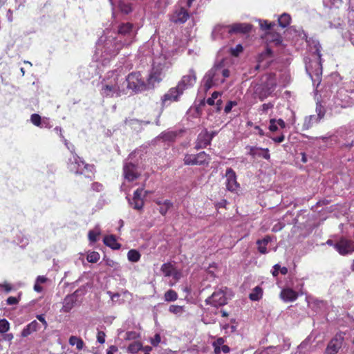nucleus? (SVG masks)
<instances>
[{
  "mask_svg": "<svg viewBox=\"0 0 354 354\" xmlns=\"http://www.w3.org/2000/svg\"><path fill=\"white\" fill-rule=\"evenodd\" d=\"M39 328V323L36 320H33L27 326H26V327L22 330L21 333V336L22 337H26L28 335H31L32 333L37 331Z\"/></svg>",
  "mask_w": 354,
  "mask_h": 354,
  "instance_id": "a878e982",
  "label": "nucleus"
},
{
  "mask_svg": "<svg viewBox=\"0 0 354 354\" xmlns=\"http://www.w3.org/2000/svg\"><path fill=\"white\" fill-rule=\"evenodd\" d=\"M149 123H150V122H149V121L139 120L136 118H126L124 120V124L126 125H129L132 127H133L136 124L141 125L142 124H147Z\"/></svg>",
  "mask_w": 354,
  "mask_h": 354,
  "instance_id": "ea45409f",
  "label": "nucleus"
},
{
  "mask_svg": "<svg viewBox=\"0 0 354 354\" xmlns=\"http://www.w3.org/2000/svg\"><path fill=\"white\" fill-rule=\"evenodd\" d=\"M246 149H249L248 154L253 158L262 157L266 160H269L270 155L268 148H261L257 147L247 146Z\"/></svg>",
  "mask_w": 354,
  "mask_h": 354,
  "instance_id": "5701e85b",
  "label": "nucleus"
},
{
  "mask_svg": "<svg viewBox=\"0 0 354 354\" xmlns=\"http://www.w3.org/2000/svg\"><path fill=\"white\" fill-rule=\"evenodd\" d=\"M68 342L70 345L75 346L78 351L82 350L84 346L83 340L77 336L70 337Z\"/></svg>",
  "mask_w": 354,
  "mask_h": 354,
  "instance_id": "2f4dec72",
  "label": "nucleus"
},
{
  "mask_svg": "<svg viewBox=\"0 0 354 354\" xmlns=\"http://www.w3.org/2000/svg\"><path fill=\"white\" fill-rule=\"evenodd\" d=\"M10 329V323L6 319H0V333H6Z\"/></svg>",
  "mask_w": 354,
  "mask_h": 354,
  "instance_id": "de8ad7c7",
  "label": "nucleus"
},
{
  "mask_svg": "<svg viewBox=\"0 0 354 354\" xmlns=\"http://www.w3.org/2000/svg\"><path fill=\"white\" fill-rule=\"evenodd\" d=\"M344 335L345 333L342 332L336 333L334 337L328 342L325 353L337 354L342 346Z\"/></svg>",
  "mask_w": 354,
  "mask_h": 354,
  "instance_id": "4468645a",
  "label": "nucleus"
},
{
  "mask_svg": "<svg viewBox=\"0 0 354 354\" xmlns=\"http://www.w3.org/2000/svg\"><path fill=\"white\" fill-rule=\"evenodd\" d=\"M183 161L185 165H197L196 154H185Z\"/></svg>",
  "mask_w": 354,
  "mask_h": 354,
  "instance_id": "e433bc0d",
  "label": "nucleus"
},
{
  "mask_svg": "<svg viewBox=\"0 0 354 354\" xmlns=\"http://www.w3.org/2000/svg\"><path fill=\"white\" fill-rule=\"evenodd\" d=\"M298 293L291 288H284L281 291L280 298L285 302H292L298 298Z\"/></svg>",
  "mask_w": 354,
  "mask_h": 354,
  "instance_id": "393cba45",
  "label": "nucleus"
},
{
  "mask_svg": "<svg viewBox=\"0 0 354 354\" xmlns=\"http://www.w3.org/2000/svg\"><path fill=\"white\" fill-rule=\"evenodd\" d=\"M106 294L110 297L113 303L115 302V301H116L115 299H118L120 296L119 293H118V292L113 293L110 290H108L106 292Z\"/></svg>",
  "mask_w": 354,
  "mask_h": 354,
  "instance_id": "69168bd1",
  "label": "nucleus"
},
{
  "mask_svg": "<svg viewBox=\"0 0 354 354\" xmlns=\"http://www.w3.org/2000/svg\"><path fill=\"white\" fill-rule=\"evenodd\" d=\"M173 206V203L169 200H165L162 203V205L160 207L159 212L165 216L168 210Z\"/></svg>",
  "mask_w": 354,
  "mask_h": 354,
  "instance_id": "79ce46f5",
  "label": "nucleus"
},
{
  "mask_svg": "<svg viewBox=\"0 0 354 354\" xmlns=\"http://www.w3.org/2000/svg\"><path fill=\"white\" fill-rule=\"evenodd\" d=\"M225 343L223 337H218L216 341L212 343V346H222Z\"/></svg>",
  "mask_w": 354,
  "mask_h": 354,
  "instance_id": "774afa93",
  "label": "nucleus"
},
{
  "mask_svg": "<svg viewBox=\"0 0 354 354\" xmlns=\"http://www.w3.org/2000/svg\"><path fill=\"white\" fill-rule=\"evenodd\" d=\"M196 82V72L194 68H190L188 71V74L183 75L178 82L177 85L185 91V90L193 87Z\"/></svg>",
  "mask_w": 354,
  "mask_h": 354,
  "instance_id": "dca6fc26",
  "label": "nucleus"
},
{
  "mask_svg": "<svg viewBox=\"0 0 354 354\" xmlns=\"http://www.w3.org/2000/svg\"><path fill=\"white\" fill-rule=\"evenodd\" d=\"M137 29L134 25L131 23L126 22L119 24L117 32H112L111 34L124 46L130 45L133 41Z\"/></svg>",
  "mask_w": 354,
  "mask_h": 354,
  "instance_id": "6e6552de",
  "label": "nucleus"
},
{
  "mask_svg": "<svg viewBox=\"0 0 354 354\" xmlns=\"http://www.w3.org/2000/svg\"><path fill=\"white\" fill-rule=\"evenodd\" d=\"M272 239L270 236H266L262 239H258L257 244L258 245V250L261 254L267 253V245L271 241Z\"/></svg>",
  "mask_w": 354,
  "mask_h": 354,
  "instance_id": "cd10ccee",
  "label": "nucleus"
},
{
  "mask_svg": "<svg viewBox=\"0 0 354 354\" xmlns=\"http://www.w3.org/2000/svg\"><path fill=\"white\" fill-rule=\"evenodd\" d=\"M171 66V62L165 57H158L153 60L151 71L148 75L153 87H155L156 84H158L162 80Z\"/></svg>",
  "mask_w": 354,
  "mask_h": 354,
  "instance_id": "0eeeda50",
  "label": "nucleus"
},
{
  "mask_svg": "<svg viewBox=\"0 0 354 354\" xmlns=\"http://www.w3.org/2000/svg\"><path fill=\"white\" fill-rule=\"evenodd\" d=\"M197 165H207L210 160L209 156L205 151L199 152L196 154Z\"/></svg>",
  "mask_w": 354,
  "mask_h": 354,
  "instance_id": "7c9ffc66",
  "label": "nucleus"
},
{
  "mask_svg": "<svg viewBox=\"0 0 354 354\" xmlns=\"http://www.w3.org/2000/svg\"><path fill=\"white\" fill-rule=\"evenodd\" d=\"M78 292L79 290H77L73 294L68 295L65 297L60 312L69 313L73 309L77 303Z\"/></svg>",
  "mask_w": 354,
  "mask_h": 354,
  "instance_id": "412c9836",
  "label": "nucleus"
},
{
  "mask_svg": "<svg viewBox=\"0 0 354 354\" xmlns=\"http://www.w3.org/2000/svg\"><path fill=\"white\" fill-rule=\"evenodd\" d=\"M269 129L271 131H276L278 129L277 120L276 119H270Z\"/></svg>",
  "mask_w": 354,
  "mask_h": 354,
  "instance_id": "bf43d9fd",
  "label": "nucleus"
},
{
  "mask_svg": "<svg viewBox=\"0 0 354 354\" xmlns=\"http://www.w3.org/2000/svg\"><path fill=\"white\" fill-rule=\"evenodd\" d=\"M104 261L105 262V264L109 267L113 268L115 270H118L120 268L119 263L111 259H104Z\"/></svg>",
  "mask_w": 354,
  "mask_h": 354,
  "instance_id": "3c124183",
  "label": "nucleus"
},
{
  "mask_svg": "<svg viewBox=\"0 0 354 354\" xmlns=\"http://www.w3.org/2000/svg\"><path fill=\"white\" fill-rule=\"evenodd\" d=\"M123 173L125 179L129 182L133 181L139 177V174L137 171V167L131 162H124Z\"/></svg>",
  "mask_w": 354,
  "mask_h": 354,
  "instance_id": "aec40b11",
  "label": "nucleus"
},
{
  "mask_svg": "<svg viewBox=\"0 0 354 354\" xmlns=\"http://www.w3.org/2000/svg\"><path fill=\"white\" fill-rule=\"evenodd\" d=\"M68 167L71 171L76 174H83L84 171L93 172L94 169L93 165L86 163L77 153H74L72 158H69Z\"/></svg>",
  "mask_w": 354,
  "mask_h": 354,
  "instance_id": "9d476101",
  "label": "nucleus"
},
{
  "mask_svg": "<svg viewBox=\"0 0 354 354\" xmlns=\"http://www.w3.org/2000/svg\"><path fill=\"white\" fill-rule=\"evenodd\" d=\"M290 344L277 345V346H270L264 348L257 354H281L285 351H288L290 348Z\"/></svg>",
  "mask_w": 354,
  "mask_h": 354,
  "instance_id": "b1692460",
  "label": "nucleus"
},
{
  "mask_svg": "<svg viewBox=\"0 0 354 354\" xmlns=\"http://www.w3.org/2000/svg\"><path fill=\"white\" fill-rule=\"evenodd\" d=\"M178 136V132L175 131H169L162 132L159 138L166 142H174Z\"/></svg>",
  "mask_w": 354,
  "mask_h": 354,
  "instance_id": "c756f323",
  "label": "nucleus"
},
{
  "mask_svg": "<svg viewBox=\"0 0 354 354\" xmlns=\"http://www.w3.org/2000/svg\"><path fill=\"white\" fill-rule=\"evenodd\" d=\"M99 234H100L99 232H96L95 230H91L88 232V239L91 242H96Z\"/></svg>",
  "mask_w": 354,
  "mask_h": 354,
  "instance_id": "5fc2aeb1",
  "label": "nucleus"
},
{
  "mask_svg": "<svg viewBox=\"0 0 354 354\" xmlns=\"http://www.w3.org/2000/svg\"><path fill=\"white\" fill-rule=\"evenodd\" d=\"M142 192L143 188H138L134 192L132 199L127 197L129 201V203L135 209H142L144 206V198L149 194V192L146 191L143 196Z\"/></svg>",
  "mask_w": 354,
  "mask_h": 354,
  "instance_id": "a211bd4d",
  "label": "nucleus"
},
{
  "mask_svg": "<svg viewBox=\"0 0 354 354\" xmlns=\"http://www.w3.org/2000/svg\"><path fill=\"white\" fill-rule=\"evenodd\" d=\"M221 95V93L218 92V91H214L212 94V96L210 97H209L207 100V103L210 105V106H212L215 103V100L218 97V96Z\"/></svg>",
  "mask_w": 354,
  "mask_h": 354,
  "instance_id": "8fccbe9b",
  "label": "nucleus"
},
{
  "mask_svg": "<svg viewBox=\"0 0 354 354\" xmlns=\"http://www.w3.org/2000/svg\"><path fill=\"white\" fill-rule=\"evenodd\" d=\"M252 29V25L247 23H235L232 25H217L212 32V38L214 41H221L230 38L234 34L248 33Z\"/></svg>",
  "mask_w": 354,
  "mask_h": 354,
  "instance_id": "39448f33",
  "label": "nucleus"
},
{
  "mask_svg": "<svg viewBox=\"0 0 354 354\" xmlns=\"http://www.w3.org/2000/svg\"><path fill=\"white\" fill-rule=\"evenodd\" d=\"M103 186L99 183H92V189L96 192H100L102 190Z\"/></svg>",
  "mask_w": 354,
  "mask_h": 354,
  "instance_id": "338daca9",
  "label": "nucleus"
},
{
  "mask_svg": "<svg viewBox=\"0 0 354 354\" xmlns=\"http://www.w3.org/2000/svg\"><path fill=\"white\" fill-rule=\"evenodd\" d=\"M106 335L103 331H98L97 335V340L100 344H104L105 342Z\"/></svg>",
  "mask_w": 354,
  "mask_h": 354,
  "instance_id": "052dcab7",
  "label": "nucleus"
},
{
  "mask_svg": "<svg viewBox=\"0 0 354 354\" xmlns=\"http://www.w3.org/2000/svg\"><path fill=\"white\" fill-rule=\"evenodd\" d=\"M226 290V288L216 290L211 296L208 297L205 300V303L207 305H210L216 308L226 305L227 304V298L225 293Z\"/></svg>",
  "mask_w": 354,
  "mask_h": 354,
  "instance_id": "9b49d317",
  "label": "nucleus"
},
{
  "mask_svg": "<svg viewBox=\"0 0 354 354\" xmlns=\"http://www.w3.org/2000/svg\"><path fill=\"white\" fill-rule=\"evenodd\" d=\"M124 79L127 93V91H131L133 93H138L154 88L151 82L149 81V77H147V80H145L139 71L132 72Z\"/></svg>",
  "mask_w": 354,
  "mask_h": 354,
  "instance_id": "423d86ee",
  "label": "nucleus"
},
{
  "mask_svg": "<svg viewBox=\"0 0 354 354\" xmlns=\"http://www.w3.org/2000/svg\"><path fill=\"white\" fill-rule=\"evenodd\" d=\"M342 0H324V3L329 8H339L342 6Z\"/></svg>",
  "mask_w": 354,
  "mask_h": 354,
  "instance_id": "c03bdc74",
  "label": "nucleus"
},
{
  "mask_svg": "<svg viewBox=\"0 0 354 354\" xmlns=\"http://www.w3.org/2000/svg\"><path fill=\"white\" fill-rule=\"evenodd\" d=\"M263 289L259 286H256L249 295V299L252 301H259L263 297Z\"/></svg>",
  "mask_w": 354,
  "mask_h": 354,
  "instance_id": "c85d7f7f",
  "label": "nucleus"
},
{
  "mask_svg": "<svg viewBox=\"0 0 354 354\" xmlns=\"http://www.w3.org/2000/svg\"><path fill=\"white\" fill-rule=\"evenodd\" d=\"M124 84V79L122 75L117 71H110L100 84V94L103 97H120L127 94Z\"/></svg>",
  "mask_w": 354,
  "mask_h": 354,
  "instance_id": "20e7f679",
  "label": "nucleus"
},
{
  "mask_svg": "<svg viewBox=\"0 0 354 354\" xmlns=\"http://www.w3.org/2000/svg\"><path fill=\"white\" fill-rule=\"evenodd\" d=\"M211 142V138L209 137V132L207 129H205L198 135L194 148L196 150L204 149L209 145Z\"/></svg>",
  "mask_w": 354,
  "mask_h": 354,
  "instance_id": "4be33fe9",
  "label": "nucleus"
},
{
  "mask_svg": "<svg viewBox=\"0 0 354 354\" xmlns=\"http://www.w3.org/2000/svg\"><path fill=\"white\" fill-rule=\"evenodd\" d=\"M169 311L174 315H181L185 310L183 306L177 305H171Z\"/></svg>",
  "mask_w": 354,
  "mask_h": 354,
  "instance_id": "49530a36",
  "label": "nucleus"
},
{
  "mask_svg": "<svg viewBox=\"0 0 354 354\" xmlns=\"http://www.w3.org/2000/svg\"><path fill=\"white\" fill-rule=\"evenodd\" d=\"M30 121L34 125L37 127H46V125H44L46 121L44 120H42L41 116L39 114H32L30 116Z\"/></svg>",
  "mask_w": 354,
  "mask_h": 354,
  "instance_id": "f704fd0d",
  "label": "nucleus"
},
{
  "mask_svg": "<svg viewBox=\"0 0 354 354\" xmlns=\"http://www.w3.org/2000/svg\"><path fill=\"white\" fill-rule=\"evenodd\" d=\"M225 178L226 189L231 192H236L239 188V184L237 182L236 174L231 167L227 168Z\"/></svg>",
  "mask_w": 354,
  "mask_h": 354,
  "instance_id": "6ab92c4d",
  "label": "nucleus"
},
{
  "mask_svg": "<svg viewBox=\"0 0 354 354\" xmlns=\"http://www.w3.org/2000/svg\"><path fill=\"white\" fill-rule=\"evenodd\" d=\"M170 277H172L174 280L178 281L181 277V272L175 268Z\"/></svg>",
  "mask_w": 354,
  "mask_h": 354,
  "instance_id": "680f3d73",
  "label": "nucleus"
},
{
  "mask_svg": "<svg viewBox=\"0 0 354 354\" xmlns=\"http://www.w3.org/2000/svg\"><path fill=\"white\" fill-rule=\"evenodd\" d=\"M12 290V286L8 283H4L3 284H0V292L4 291L6 292H9Z\"/></svg>",
  "mask_w": 354,
  "mask_h": 354,
  "instance_id": "13d9d810",
  "label": "nucleus"
},
{
  "mask_svg": "<svg viewBox=\"0 0 354 354\" xmlns=\"http://www.w3.org/2000/svg\"><path fill=\"white\" fill-rule=\"evenodd\" d=\"M15 241L18 244H21V247H24L28 244V239L25 236H22L21 239L19 236Z\"/></svg>",
  "mask_w": 354,
  "mask_h": 354,
  "instance_id": "0e129e2a",
  "label": "nucleus"
},
{
  "mask_svg": "<svg viewBox=\"0 0 354 354\" xmlns=\"http://www.w3.org/2000/svg\"><path fill=\"white\" fill-rule=\"evenodd\" d=\"M184 91L178 85L175 87H172L165 93L161 97L162 105L165 106L171 103V102H177L179 100L180 97L183 94Z\"/></svg>",
  "mask_w": 354,
  "mask_h": 354,
  "instance_id": "2eb2a0df",
  "label": "nucleus"
},
{
  "mask_svg": "<svg viewBox=\"0 0 354 354\" xmlns=\"http://www.w3.org/2000/svg\"><path fill=\"white\" fill-rule=\"evenodd\" d=\"M140 254L136 250H130L127 253L128 260L131 262L136 263L140 261Z\"/></svg>",
  "mask_w": 354,
  "mask_h": 354,
  "instance_id": "c9c22d12",
  "label": "nucleus"
},
{
  "mask_svg": "<svg viewBox=\"0 0 354 354\" xmlns=\"http://www.w3.org/2000/svg\"><path fill=\"white\" fill-rule=\"evenodd\" d=\"M175 267L171 263H163L160 270L165 277H170Z\"/></svg>",
  "mask_w": 354,
  "mask_h": 354,
  "instance_id": "4c0bfd02",
  "label": "nucleus"
},
{
  "mask_svg": "<svg viewBox=\"0 0 354 354\" xmlns=\"http://www.w3.org/2000/svg\"><path fill=\"white\" fill-rule=\"evenodd\" d=\"M237 105V102L236 101H229L225 106L224 111L225 113H229L233 106Z\"/></svg>",
  "mask_w": 354,
  "mask_h": 354,
  "instance_id": "4d7b16f0",
  "label": "nucleus"
},
{
  "mask_svg": "<svg viewBox=\"0 0 354 354\" xmlns=\"http://www.w3.org/2000/svg\"><path fill=\"white\" fill-rule=\"evenodd\" d=\"M243 46L241 44H237L235 48H230V54L233 56H238L239 54L242 52Z\"/></svg>",
  "mask_w": 354,
  "mask_h": 354,
  "instance_id": "603ef678",
  "label": "nucleus"
},
{
  "mask_svg": "<svg viewBox=\"0 0 354 354\" xmlns=\"http://www.w3.org/2000/svg\"><path fill=\"white\" fill-rule=\"evenodd\" d=\"M103 242L106 246L113 250H119L121 248V244L118 243L115 236L113 235L104 236Z\"/></svg>",
  "mask_w": 354,
  "mask_h": 354,
  "instance_id": "bb28decb",
  "label": "nucleus"
},
{
  "mask_svg": "<svg viewBox=\"0 0 354 354\" xmlns=\"http://www.w3.org/2000/svg\"><path fill=\"white\" fill-rule=\"evenodd\" d=\"M164 299L166 301H174L178 299V294L175 290L170 289L165 293Z\"/></svg>",
  "mask_w": 354,
  "mask_h": 354,
  "instance_id": "a19ab883",
  "label": "nucleus"
},
{
  "mask_svg": "<svg viewBox=\"0 0 354 354\" xmlns=\"http://www.w3.org/2000/svg\"><path fill=\"white\" fill-rule=\"evenodd\" d=\"M122 48V44L118 41L113 34L103 35L96 44L95 56L103 64H106L115 57Z\"/></svg>",
  "mask_w": 354,
  "mask_h": 354,
  "instance_id": "7ed1b4c3",
  "label": "nucleus"
},
{
  "mask_svg": "<svg viewBox=\"0 0 354 354\" xmlns=\"http://www.w3.org/2000/svg\"><path fill=\"white\" fill-rule=\"evenodd\" d=\"M334 248L340 255L350 254L354 252V241L341 237L334 244Z\"/></svg>",
  "mask_w": 354,
  "mask_h": 354,
  "instance_id": "ddd939ff",
  "label": "nucleus"
},
{
  "mask_svg": "<svg viewBox=\"0 0 354 354\" xmlns=\"http://www.w3.org/2000/svg\"><path fill=\"white\" fill-rule=\"evenodd\" d=\"M233 69L231 58L216 60L213 66L205 74L202 82L205 91L225 82Z\"/></svg>",
  "mask_w": 354,
  "mask_h": 354,
  "instance_id": "f03ea898",
  "label": "nucleus"
},
{
  "mask_svg": "<svg viewBox=\"0 0 354 354\" xmlns=\"http://www.w3.org/2000/svg\"><path fill=\"white\" fill-rule=\"evenodd\" d=\"M19 299L15 297H9L7 299H6V303L8 305H10V306H12V305H16L19 303Z\"/></svg>",
  "mask_w": 354,
  "mask_h": 354,
  "instance_id": "e2e57ef3",
  "label": "nucleus"
},
{
  "mask_svg": "<svg viewBox=\"0 0 354 354\" xmlns=\"http://www.w3.org/2000/svg\"><path fill=\"white\" fill-rule=\"evenodd\" d=\"M194 0H180V3L176 7L170 17L171 21L175 24H184L188 19L189 15L187 8H189Z\"/></svg>",
  "mask_w": 354,
  "mask_h": 354,
  "instance_id": "1a4fd4ad",
  "label": "nucleus"
},
{
  "mask_svg": "<svg viewBox=\"0 0 354 354\" xmlns=\"http://www.w3.org/2000/svg\"><path fill=\"white\" fill-rule=\"evenodd\" d=\"M291 17L287 13H283L278 17L279 25L282 28H286L290 24Z\"/></svg>",
  "mask_w": 354,
  "mask_h": 354,
  "instance_id": "72a5a7b5",
  "label": "nucleus"
},
{
  "mask_svg": "<svg viewBox=\"0 0 354 354\" xmlns=\"http://www.w3.org/2000/svg\"><path fill=\"white\" fill-rule=\"evenodd\" d=\"M306 41L311 57L304 59L306 71L312 80L313 85L316 88L320 84L322 75V46L319 41L314 38H308Z\"/></svg>",
  "mask_w": 354,
  "mask_h": 354,
  "instance_id": "f257e3e1",
  "label": "nucleus"
},
{
  "mask_svg": "<svg viewBox=\"0 0 354 354\" xmlns=\"http://www.w3.org/2000/svg\"><path fill=\"white\" fill-rule=\"evenodd\" d=\"M316 113L317 115H311L309 116H306L304 118V121L302 126V130L309 129L315 124H317L320 121V120L324 117L326 111L324 107L319 102L317 103Z\"/></svg>",
  "mask_w": 354,
  "mask_h": 354,
  "instance_id": "f8f14e48",
  "label": "nucleus"
},
{
  "mask_svg": "<svg viewBox=\"0 0 354 354\" xmlns=\"http://www.w3.org/2000/svg\"><path fill=\"white\" fill-rule=\"evenodd\" d=\"M259 25L262 30L268 31L275 26L274 22H268L267 20L259 19Z\"/></svg>",
  "mask_w": 354,
  "mask_h": 354,
  "instance_id": "37998d69",
  "label": "nucleus"
},
{
  "mask_svg": "<svg viewBox=\"0 0 354 354\" xmlns=\"http://www.w3.org/2000/svg\"><path fill=\"white\" fill-rule=\"evenodd\" d=\"M138 336L139 335L135 331H128L125 334L124 339L127 340L136 339Z\"/></svg>",
  "mask_w": 354,
  "mask_h": 354,
  "instance_id": "6e6d98bb",
  "label": "nucleus"
},
{
  "mask_svg": "<svg viewBox=\"0 0 354 354\" xmlns=\"http://www.w3.org/2000/svg\"><path fill=\"white\" fill-rule=\"evenodd\" d=\"M142 348V345L140 342H134L130 344L127 348L129 353L135 354Z\"/></svg>",
  "mask_w": 354,
  "mask_h": 354,
  "instance_id": "58836bf2",
  "label": "nucleus"
},
{
  "mask_svg": "<svg viewBox=\"0 0 354 354\" xmlns=\"http://www.w3.org/2000/svg\"><path fill=\"white\" fill-rule=\"evenodd\" d=\"M348 89L350 93V99L352 100V104L354 105V82L348 83Z\"/></svg>",
  "mask_w": 354,
  "mask_h": 354,
  "instance_id": "864d4df0",
  "label": "nucleus"
},
{
  "mask_svg": "<svg viewBox=\"0 0 354 354\" xmlns=\"http://www.w3.org/2000/svg\"><path fill=\"white\" fill-rule=\"evenodd\" d=\"M100 257V254L97 252L93 251L87 254L86 259L90 263H96Z\"/></svg>",
  "mask_w": 354,
  "mask_h": 354,
  "instance_id": "a18cd8bd",
  "label": "nucleus"
},
{
  "mask_svg": "<svg viewBox=\"0 0 354 354\" xmlns=\"http://www.w3.org/2000/svg\"><path fill=\"white\" fill-rule=\"evenodd\" d=\"M119 10L124 14H129L132 11L131 4L127 0H120L118 3Z\"/></svg>",
  "mask_w": 354,
  "mask_h": 354,
  "instance_id": "473e14b6",
  "label": "nucleus"
},
{
  "mask_svg": "<svg viewBox=\"0 0 354 354\" xmlns=\"http://www.w3.org/2000/svg\"><path fill=\"white\" fill-rule=\"evenodd\" d=\"M336 102L341 106H353L350 99V93L348 89V83L338 89L335 95Z\"/></svg>",
  "mask_w": 354,
  "mask_h": 354,
  "instance_id": "f3484780",
  "label": "nucleus"
},
{
  "mask_svg": "<svg viewBox=\"0 0 354 354\" xmlns=\"http://www.w3.org/2000/svg\"><path fill=\"white\" fill-rule=\"evenodd\" d=\"M61 138L66 148L71 151L72 156H73L74 153H76L75 151V146L73 144L68 142V141L64 138L63 134H61Z\"/></svg>",
  "mask_w": 354,
  "mask_h": 354,
  "instance_id": "09e8293b",
  "label": "nucleus"
}]
</instances>
